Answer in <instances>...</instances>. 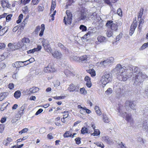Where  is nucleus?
<instances>
[{
	"mask_svg": "<svg viewBox=\"0 0 148 148\" xmlns=\"http://www.w3.org/2000/svg\"><path fill=\"white\" fill-rule=\"evenodd\" d=\"M124 111V106L122 105H120L118 109L119 115L125 118V119L127 121L131 123H133V119L131 116V115L127 114Z\"/></svg>",
	"mask_w": 148,
	"mask_h": 148,
	"instance_id": "obj_1",
	"label": "nucleus"
},
{
	"mask_svg": "<svg viewBox=\"0 0 148 148\" xmlns=\"http://www.w3.org/2000/svg\"><path fill=\"white\" fill-rule=\"evenodd\" d=\"M112 80V75L110 74H106L102 76L100 80L101 84H103L102 86H105L108 83Z\"/></svg>",
	"mask_w": 148,
	"mask_h": 148,
	"instance_id": "obj_2",
	"label": "nucleus"
},
{
	"mask_svg": "<svg viewBox=\"0 0 148 148\" xmlns=\"http://www.w3.org/2000/svg\"><path fill=\"white\" fill-rule=\"evenodd\" d=\"M133 73H128L127 71H124L119 75L117 78L120 81H126L128 78L131 77Z\"/></svg>",
	"mask_w": 148,
	"mask_h": 148,
	"instance_id": "obj_3",
	"label": "nucleus"
},
{
	"mask_svg": "<svg viewBox=\"0 0 148 148\" xmlns=\"http://www.w3.org/2000/svg\"><path fill=\"white\" fill-rule=\"evenodd\" d=\"M125 69L120 64H117L112 71L113 73H115L117 75H119Z\"/></svg>",
	"mask_w": 148,
	"mask_h": 148,
	"instance_id": "obj_4",
	"label": "nucleus"
},
{
	"mask_svg": "<svg viewBox=\"0 0 148 148\" xmlns=\"http://www.w3.org/2000/svg\"><path fill=\"white\" fill-rule=\"evenodd\" d=\"M66 15L64 17V22L66 25H70L72 21V14L69 10L66 11Z\"/></svg>",
	"mask_w": 148,
	"mask_h": 148,
	"instance_id": "obj_5",
	"label": "nucleus"
},
{
	"mask_svg": "<svg viewBox=\"0 0 148 148\" xmlns=\"http://www.w3.org/2000/svg\"><path fill=\"white\" fill-rule=\"evenodd\" d=\"M139 76H138L137 78L138 80L136 81L137 82L136 83V78L137 77L134 79V85L136 86H140L143 82V79L147 77V75L141 72V74L140 75H139Z\"/></svg>",
	"mask_w": 148,
	"mask_h": 148,
	"instance_id": "obj_6",
	"label": "nucleus"
},
{
	"mask_svg": "<svg viewBox=\"0 0 148 148\" xmlns=\"http://www.w3.org/2000/svg\"><path fill=\"white\" fill-rule=\"evenodd\" d=\"M125 108L127 111H129V107L133 110H135V104L134 101L130 100H127L125 103Z\"/></svg>",
	"mask_w": 148,
	"mask_h": 148,
	"instance_id": "obj_7",
	"label": "nucleus"
},
{
	"mask_svg": "<svg viewBox=\"0 0 148 148\" xmlns=\"http://www.w3.org/2000/svg\"><path fill=\"white\" fill-rule=\"evenodd\" d=\"M114 61V58L112 57H111L106 60L101 62L100 64L104 67H106L113 63Z\"/></svg>",
	"mask_w": 148,
	"mask_h": 148,
	"instance_id": "obj_8",
	"label": "nucleus"
},
{
	"mask_svg": "<svg viewBox=\"0 0 148 148\" xmlns=\"http://www.w3.org/2000/svg\"><path fill=\"white\" fill-rule=\"evenodd\" d=\"M134 74L133 76V79L132 81H134V80L136 77H137L136 78V83L137 82V80H138L137 78L138 76H139V75H140L141 74V72L140 71V70L139 69L136 67H134Z\"/></svg>",
	"mask_w": 148,
	"mask_h": 148,
	"instance_id": "obj_9",
	"label": "nucleus"
},
{
	"mask_svg": "<svg viewBox=\"0 0 148 148\" xmlns=\"http://www.w3.org/2000/svg\"><path fill=\"white\" fill-rule=\"evenodd\" d=\"M137 24L136 20L134 21L133 23L131 24L129 32V34L130 36H132L134 33L135 29L137 27Z\"/></svg>",
	"mask_w": 148,
	"mask_h": 148,
	"instance_id": "obj_10",
	"label": "nucleus"
},
{
	"mask_svg": "<svg viewBox=\"0 0 148 148\" xmlns=\"http://www.w3.org/2000/svg\"><path fill=\"white\" fill-rule=\"evenodd\" d=\"M98 41H96L95 43L97 45H98L100 43L106 42L107 41V38L103 36L99 35L97 37Z\"/></svg>",
	"mask_w": 148,
	"mask_h": 148,
	"instance_id": "obj_11",
	"label": "nucleus"
},
{
	"mask_svg": "<svg viewBox=\"0 0 148 148\" xmlns=\"http://www.w3.org/2000/svg\"><path fill=\"white\" fill-rule=\"evenodd\" d=\"M113 21H108L106 24L107 26L110 25L111 29L112 30L116 31L118 27L116 24L114 23H112Z\"/></svg>",
	"mask_w": 148,
	"mask_h": 148,
	"instance_id": "obj_12",
	"label": "nucleus"
},
{
	"mask_svg": "<svg viewBox=\"0 0 148 148\" xmlns=\"http://www.w3.org/2000/svg\"><path fill=\"white\" fill-rule=\"evenodd\" d=\"M101 140H102L108 144L111 145L114 143L113 140L108 136L102 137Z\"/></svg>",
	"mask_w": 148,
	"mask_h": 148,
	"instance_id": "obj_13",
	"label": "nucleus"
},
{
	"mask_svg": "<svg viewBox=\"0 0 148 148\" xmlns=\"http://www.w3.org/2000/svg\"><path fill=\"white\" fill-rule=\"evenodd\" d=\"M79 89V86L73 84H71L69 85L68 90L70 92H73V91H78Z\"/></svg>",
	"mask_w": 148,
	"mask_h": 148,
	"instance_id": "obj_14",
	"label": "nucleus"
},
{
	"mask_svg": "<svg viewBox=\"0 0 148 148\" xmlns=\"http://www.w3.org/2000/svg\"><path fill=\"white\" fill-rule=\"evenodd\" d=\"M51 53L53 56L57 59L60 58L62 56V54L61 52L58 51H52Z\"/></svg>",
	"mask_w": 148,
	"mask_h": 148,
	"instance_id": "obj_15",
	"label": "nucleus"
},
{
	"mask_svg": "<svg viewBox=\"0 0 148 148\" xmlns=\"http://www.w3.org/2000/svg\"><path fill=\"white\" fill-rule=\"evenodd\" d=\"M55 69L53 67H52L51 65L49 64L47 67H45L43 71L45 72L49 73L50 72H53Z\"/></svg>",
	"mask_w": 148,
	"mask_h": 148,
	"instance_id": "obj_16",
	"label": "nucleus"
},
{
	"mask_svg": "<svg viewBox=\"0 0 148 148\" xmlns=\"http://www.w3.org/2000/svg\"><path fill=\"white\" fill-rule=\"evenodd\" d=\"M87 18V14L85 12H81L80 16L78 18V20L80 21L81 20H85Z\"/></svg>",
	"mask_w": 148,
	"mask_h": 148,
	"instance_id": "obj_17",
	"label": "nucleus"
},
{
	"mask_svg": "<svg viewBox=\"0 0 148 148\" xmlns=\"http://www.w3.org/2000/svg\"><path fill=\"white\" fill-rule=\"evenodd\" d=\"M88 29V32L87 33L85 34L83 37L84 39L86 40L88 39V38L90 37V36L92 35L93 33V30L92 29H90V28Z\"/></svg>",
	"mask_w": 148,
	"mask_h": 148,
	"instance_id": "obj_18",
	"label": "nucleus"
},
{
	"mask_svg": "<svg viewBox=\"0 0 148 148\" xmlns=\"http://www.w3.org/2000/svg\"><path fill=\"white\" fill-rule=\"evenodd\" d=\"M42 48L41 46L38 45L37 47L34 48L32 49H31L27 51L28 53H33L35 51L40 50Z\"/></svg>",
	"mask_w": 148,
	"mask_h": 148,
	"instance_id": "obj_19",
	"label": "nucleus"
},
{
	"mask_svg": "<svg viewBox=\"0 0 148 148\" xmlns=\"http://www.w3.org/2000/svg\"><path fill=\"white\" fill-rule=\"evenodd\" d=\"M25 62L24 61L23 62H16L12 64V66L16 68H20L22 66L23 63Z\"/></svg>",
	"mask_w": 148,
	"mask_h": 148,
	"instance_id": "obj_20",
	"label": "nucleus"
},
{
	"mask_svg": "<svg viewBox=\"0 0 148 148\" xmlns=\"http://www.w3.org/2000/svg\"><path fill=\"white\" fill-rule=\"evenodd\" d=\"M97 17L96 14V13H90L88 16V17L89 20H95V19Z\"/></svg>",
	"mask_w": 148,
	"mask_h": 148,
	"instance_id": "obj_21",
	"label": "nucleus"
},
{
	"mask_svg": "<svg viewBox=\"0 0 148 148\" xmlns=\"http://www.w3.org/2000/svg\"><path fill=\"white\" fill-rule=\"evenodd\" d=\"M88 57L86 55H84L79 57V62L81 61L82 62H86L87 61Z\"/></svg>",
	"mask_w": 148,
	"mask_h": 148,
	"instance_id": "obj_22",
	"label": "nucleus"
},
{
	"mask_svg": "<svg viewBox=\"0 0 148 148\" xmlns=\"http://www.w3.org/2000/svg\"><path fill=\"white\" fill-rule=\"evenodd\" d=\"M1 5L3 8L5 7L8 8L9 7V4L8 1H6L5 0H3L1 1Z\"/></svg>",
	"mask_w": 148,
	"mask_h": 148,
	"instance_id": "obj_23",
	"label": "nucleus"
},
{
	"mask_svg": "<svg viewBox=\"0 0 148 148\" xmlns=\"http://www.w3.org/2000/svg\"><path fill=\"white\" fill-rule=\"evenodd\" d=\"M70 59L71 61H79V57L76 56H71L70 57Z\"/></svg>",
	"mask_w": 148,
	"mask_h": 148,
	"instance_id": "obj_24",
	"label": "nucleus"
},
{
	"mask_svg": "<svg viewBox=\"0 0 148 148\" xmlns=\"http://www.w3.org/2000/svg\"><path fill=\"white\" fill-rule=\"evenodd\" d=\"M39 88L36 87H34L32 88H30V90L31 92V93H34L38 91L39 90Z\"/></svg>",
	"mask_w": 148,
	"mask_h": 148,
	"instance_id": "obj_25",
	"label": "nucleus"
},
{
	"mask_svg": "<svg viewBox=\"0 0 148 148\" xmlns=\"http://www.w3.org/2000/svg\"><path fill=\"white\" fill-rule=\"evenodd\" d=\"M43 47L45 51H47L48 53L51 52L52 50L50 47L49 45H48L46 46H44Z\"/></svg>",
	"mask_w": 148,
	"mask_h": 148,
	"instance_id": "obj_26",
	"label": "nucleus"
},
{
	"mask_svg": "<svg viewBox=\"0 0 148 148\" xmlns=\"http://www.w3.org/2000/svg\"><path fill=\"white\" fill-rule=\"evenodd\" d=\"M8 47L10 48V51H13L16 49L15 46L11 43H9L8 45Z\"/></svg>",
	"mask_w": 148,
	"mask_h": 148,
	"instance_id": "obj_27",
	"label": "nucleus"
},
{
	"mask_svg": "<svg viewBox=\"0 0 148 148\" xmlns=\"http://www.w3.org/2000/svg\"><path fill=\"white\" fill-rule=\"evenodd\" d=\"M56 0H52L51 2V11H53L54 8L56 7Z\"/></svg>",
	"mask_w": 148,
	"mask_h": 148,
	"instance_id": "obj_28",
	"label": "nucleus"
},
{
	"mask_svg": "<svg viewBox=\"0 0 148 148\" xmlns=\"http://www.w3.org/2000/svg\"><path fill=\"white\" fill-rule=\"evenodd\" d=\"M41 31L40 32L39 34V36H42L43 35V34L44 31L45 29V25L44 24H42L41 25Z\"/></svg>",
	"mask_w": 148,
	"mask_h": 148,
	"instance_id": "obj_29",
	"label": "nucleus"
},
{
	"mask_svg": "<svg viewBox=\"0 0 148 148\" xmlns=\"http://www.w3.org/2000/svg\"><path fill=\"white\" fill-rule=\"evenodd\" d=\"M12 139L11 138H8L6 140L4 141L3 142V144L7 146L8 144H9L10 142H12Z\"/></svg>",
	"mask_w": 148,
	"mask_h": 148,
	"instance_id": "obj_30",
	"label": "nucleus"
},
{
	"mask_svg": "<svg viewBox=\"0 0 148 148\" xmlns=\"http://www.w3.org/2000/svg\"><path fill=\"white\" fill-rule=\"evenodd\" d=\"M21 41L23 43H25L29 45L30 44V40L27 38L24 37L23 38Z\"/></svg>",
	"mask_w": 148,
	"mask_h": 148,
	"instance_id": "obj_31",
	"label": "nucleus"
},
{
	"mask_svg": "<svg viewBox=\"0 0 148 148\" xmlns=\"http://www.w3.org/2000/svg\"><path fill=\"white\" fill-rule=\"evenodd\" d=\"M143 128L145 129H148V123L147 120H145L143 122Z\"/></svg>",
	"mask_w": 148,
	"mask_h": 148,
	"instance_id": "obj_32",
	"label": "nucleus"
},
{
	"mask_svg": "<svg viewBox=\"0 0 148 148\" xmlns=\"http://www.w3.org/2000/svg\"><path fill=\"white\" fill-rule=\"evenodd\" d=\"M21 95V92L19 90H17L15 92L14 94L15 97L16 99L19 98Z\"/></svg>",
	"mask_w": 148,
	"mask_h": 148,
	"instance_id": "obj_33",
	"label": "nucleus"
},
{
	"mask_svg": "<svg viewBox=\"0 0 148 148\" xmlns=\"http://www.w3.org/2000/svg\"><path fill=\"white\" fill-rule=\"evenodd\" d=\"M88 72L90 74L92 77L95 76V72L93 69H89L88 70Z\"/></svg>",
	"mask_w": 148,
	"mask_h": 148,
	"instance_id": "obj_34",
	"label": "nucleus"
},
{
	"mask_svg": "<svg viewBox=\"0 0 148 148\" xmlns=\"http://www.w3.org/2000/svg\"><path fill=\"white\" fill-rule=\"evenodd\" d=\"M71 133L70 131L66 132L64 134V136L65 138H67L69 137H71Z\"/></svg>",
	"mask_w": 148,
	"mask_h": 148,
	"instance_id": "obj_35",
	"label": "nucleus"
},
{
	"mask_svg": "<svg viewBox=\"0 0 148 148\" xmlns=\"http://www.w3.org/2000/svg\"><path fill=\"white\" fill-rule=\"evenodd\" d=\"M103 121L105 123H108L109 122V120L107 115L106 114H103Z\"/></svg>",
	"mask_w": 148,
	"mask_h": 148,
	"instance_id": "obj_36",
	"label": "nucleus"
},
{
	"mask_svg": "<svg viewBox=\"0 0 148 148\" xmlns=\"http://www.w3.org/2000/svg\"><path fill=\"white\" fill-rule=\"evenodd\" d=\"M8 104L9 103L8 102H5L3 103L1 107V110L2 111H3L5 109L6 107L8 106Z\"/></svg>",
	"mask_w": 148,
	"mask_h": 148,
	"instance_id": "obj_37",
	"label": "nucleus"
},
{
	"mask_svg": "<svg viewBox=\"0 0 148 148\" xmlns=\"http://www.w3.org/2000/svg\"><path fill=\"white\" fill-rule=\"evenodd\" d=\"M95 112L97 114L99 115H100L101 114V113L100 111V110L99 109V107L98 106H96L95 107Z\"/></svg>",
	"mask_w": 148,
	"mask_h": 148,
	"instance_id": "obj_38",
	"label": "nucleus"
},
{
	"mask_svg": "<svg viewBox=\"0 0 148 148\" xmlns=\"http://www.w3.org/2000/svg\"><path fill=\"white\" fill-rule=\"evenodd\" d=\"M7 93L4 92L0 94V101H2L5 98L7 95Z\"/></svg>",
	"mask_w": 148,
	"mask_h": 148,
	"instance_id": "obj_39",
	"label": "nucleus"
},
{
	"mask_svg": "<svg viewBox=\"0 0 148 148\" xmlns=\"http://www.w3.org/2000/svg\"><path fill=\"white\" fill-rule=\"evenodd\" d=\"M126 71L128 72L129 71L131 72H132L133 71V66L132 65L129 66H128L125 67Z\"/></svg>",
	"mask_w": 148,
	"mask_h": 148,
	"instance_id": "obj_40",
	"label": "nucleus"
},
{
	"mask_svg": "<svg viewBox=\"0 0 148 148\" xmlns=\"http://www.w3.org/2000/svg\"><path fill=\"white\" fill-rule=\"evenodd\" d=\"M42 46L44 47V46L47 45H49L48 41L47 39H43L42 42Z\"/></svg>",
	"mask_w": 148,
	"mask_h": 148,
	"instance_id": "obj_41",
	"label": "nucleus"
},
{
	"mask_svg": "<svg viewBox=\"0 0 148 148\" xmlns=\"http://www.w3.org/2000/svg\"><path fill=\"white\" fill-rule=\"evenodd\" d=\"M23 43L22 41L18 42L17 44V46H16V49L21 48L23 46L24 44Z\"/></svg>",
	"mask_w": 148,
	"mask_h": 148,
	"instance_id": "obj_42",
	"label": "nucleus"
},
{
	"mask_svg": "<svg viewBox=\"0 0 148 148\" xmlns=\"http://www.w3.org/2000/svg\"><path fill=\"white\" fill-rule=\"evenodd\" d=\"M79 29L82 32H85L87 30V27L84 25H81L79 27Z\"/></svg>",
	"mask_w": 148,
	"mask_h": 148,
	"instance_id": "obj_43",
	"label": "nucleus"
},
{
	"mask_svg": "<svg viewBox=\"0 0 148 148\" xmlns=\"http://www.w3.org/2000/svg\"><path fill=\"white\" fill-rule=\"evenodd\" d=\"M143 9L142 8L140 9V12L138 16V20H139V19H141V18L143 14Z\"/></svg>",
	"mask_w": 148,
	"mask_h": 148,
	"instance_id": "obj_44",
	"label": "nucleus"
},
{
	"mask_svg": "<svg viewBox=\"0 0 148 148\" xmlns=\"http://www.w3.org/2000/svg\"><path fill=\"white\" fill-rule=\"evenodd\" d=\"M64 73L65 75L67 77L70 76V75L72 74V72H71L67 69L65 70L64 71Z\"/></svg>",
	"mask_w": 148,
	"mask_h": 148,
	"instance_id": "obj_45",
	"label": "nucleus"
},
{
	"mask_svg": "<svg viewBox=\"0 0 148 148\" xmlns=\"http://www.w3.org/2000/svg\"><path fill=\"white\" fill-rule=\"evenodd\" d=\"M58 45L60 48L63 49L64 50H65L66 51H67V52H68V49L66 47H65L61 43H58Z\"/></svg>",
	"mask_w": 148,
	"mask_h": 148,
	"instance_id": "obj_46",
	"label": "nucleus"
},
{
	"mask_svg": "<svg viewBox=\"0 0 148 148\" xmlns=\"http://www.w3.org/2000/svg\"><path fill=\"white\" fill-rule=\"evenodd\" d=\"M148 47V42L144 43L140 48V50H143Z\"/></svg>",
	"mask_w": 148,
	"mask_h": 148,
	"instance_id": "obj_47",
	"label": "nucleus"
},
{
	"mask_svg": "<svg viewBox=\"0 0 148 148\" xmlns=\"http://www.w3.org/2000/svg\"><path fill=\"white\" fill-rule=\"evenodd\" d=\"M80 92L81 94L85 95L87 93V91L84 88H81L80 89Z\"/></svg>",
	"mask_w": 148,
	"mask_h": 148,
	"instance_id": "obj_48",
	"label": "nucleus"
},
{
	"mask_svg": "<svg viewBox=\"0 0 148 148\" xmlns=\"http://www.w3.org/2000/svg\"><path fill=\"white\" fill-rule=\"evenodd\" d=\"M23 15L22 14H20L18 16V19L16 21L17 23H19L21 22V20L23 18Z\"/></svg>",
	"mask_w": 148,
	"mask_h": 148,
	"instance_id": "obj_49",
	"label": "nucleus"
},
{
	"mask_svg": "<svg viewBox=\"0 0 148 148\" xmlns=\"http://www.w3.org/2000/svg\"><path fill=\"white\" fill-rule=\"evenodd\" d=\"M94 132L92 133V135L93 134L94 136H98L100 134V132L99 130H94Z\"/></svg>",
	"mask_w": 148,
	"mask_h": 148,
	"instance_id": "obj_50",
	"label": "nucleus"
},
{
	"mask_svg": "<svg viewBox=\"0 0 148 148\" xmlns=\"http://www.w3.org/2000/svg\"><path fill=\"white\" fill-rule=\"evenodd\" d=\"M65 97V96H55L53 97V98L56 99H64Z\"/></svg>",
	"mask_w": 148,
	"mask_h": 148,
	"instance_id": "obj_51",
	"label": "nucleus"
},
{
	"mask_svg": "<svg viewBox=\"0 0 148 148\" xmlns=\"http://www.w3.org/2000/svg\"><path fill=\"white\" fill-rule=\"evenodd\" d=\"M5 45L3 43H0V49H3L5 47Z\"/></svg>",
	"mask_w": 148,
	"mask_h": 148,
	"instance_id": "obj_52",
	"label": "nucleus"
},
{
	"mask_svg": "<svg viewBox=\"0 0 148 148\" xmlns=\"http://www.w3.org/2000/svg\"><path fill=\"white\" fill-rule=\"evenodd\" d=\"M6 66L5 64L3 63H0V69H4Z\"/></svg>",
	"mask_w": 148,
	"mask_h": 148,
	"instance_id": "obj_53",
	"label": "nucleus"
},
{
	"mask_svg": "<svg viewBox=\"0 0 148 148\" xmlns=\"http://www.w3.org/2000/svg\"><path fill=\"white\" fill-rule=\"evenodd\" d=\"M112 32L111 31H107L106 33L107 36L108 37H110L112 35Z\"/></svg>",
	"mask_w": 148,
	"mask_h": 148,
	"instance_id": "obj_54",
	"label": "nucleus"
},
{
	"mask_svg": "<svg viewBox=\"0 0 148 148\" xmlns=\"http://www.w3.org/2000/svg\"><path fill=\"white\" fill-rule=\"evenodd\" d=\"M122 33H120L116 37V41H118L122 38Z\"/></svg>",
	"mask_w": 148,
	"mask_h": 148,
	"instance_id": "obj_55",
	"label": "nucleus"
},
{
	"mask_svg": "<svg viewBox=\"0 0 148 148\" xmlns=\"http://www.w3.org/2000/svg\"><path fill=\"white\" fill-rule=\"evenodd\" d=\"M35 61V60L34 58H31L29 60H26L24 62H29V63H32L33 62H34Z\"/></svg>",
	"mask_w": 148,
	"mask_h": 148,
	"instance_id": "obj_56",
	"label": "nucleus"
},
{
	"mask_svg": "<svg viewBox=\"0 0 148 148\" xmlns=\"http://www.w3.org/2000/svg\"><path fill=\"white\" fill-rule=\"evenodd\" d=\"M96 144L97 146L100 147L102 148H103L104 147V145L102 143H97Z\"/></svg>",
	"mask_w": 148,
	"mask_h": 148,
	"instance_id": "obj_57",
	"label": "nucleus"
},
{
	"mask_svg": "<svg viewBox=\"0 0 148 148\" xmlns=\"http://www.w3.org/2000/svg\"><path fill=\"white\" fill-rule=\"evenodd\" d=\"M81 138L78 137L76 138L75 139V140L76 141V143L77 144H79L81 143Z\"/></svg>",
	"mask_w": 148,
	"mask_h": 148,
	"instance_id": "obj_58",
	"label": "nucleus"
},
{
	"mask_svg": "<svg viewBox=\"0 0 148 148\" xmlns=\"http://www.w3.org/2000/svg\"><path fill=\"white\" fill-rule=\"evenodd\" d=\"M40 0H32V3L34 5L38 4Z\"/></svg>",
	"mask_w": 148,
	"mask_h": 148,
	"instance_id": "obj_59",
	"label": "nucleus"
},
{
	"mask_svg": "<svg viewBox=\"0 0 148 148\" xmlns=\"http://www.w3.org/2000/svg\"><path fill=\"white\" fill-rule=\"evenodd\" d=\"M117 13L118 15L120 16H122V10L121 9L119 8L117 11Z\"/></svg>",
	"mask_w": 148,
	"mask_h": 148,
	"instance_id": "obj_60",
	"label": "nucleus"
},
{
	"mask_svg": "<svg viewBox=\"0 0 148 148\" xmlns=\"http://www.w3.org/2000/svg\"><path fill=\"white\" fill-rule=\"evenodd\" d=\"M12 16V14H9L6 17V21H9L11 19V18Z\"/></svg>",
	"mask_w": 148,
	"mask_h": 148,
	"instance_id": "obj_61",
	"label": "nucleus"
},
{
	"mask_svg": "<svg viewBox=\"0 0 148 148\" xmlns=\"http://www.w3.org/2000/svg\"><path fill=\"white\" fill-rule=\"evenodd\" d=\"M38 11L39 12L42 11L44 9V7L41 6H38Z\"/></svg>",
	"mask_w": 148,
	"mask_h": 148,
	"instance_id": "obj_62",
	"label": "nucleus"
},
{
	"mask_svg": "<svg viewBox=\"0 0 148 148\" xmlns=\"http://www.w3.org/2000/svg\"><path fill=\"white\" fill-rule=\"evenodd\" d=\"M112 92V90L111 88H108L107 90L106 91V92L108 94H110Z\"/></svg>",
	"mask_w": 148,
	"mask_h": 148,
	"instance_id": "obj_63",
	"label": "nucleus"
},
{
	"mask_svg": "<svg viewBox=\"0 0 148 148\" xmlns=\"http://www.w3.org/2000/svg\"><path fill=\"white\" fill-rule=\"evenodd\" d=\"M43 111V110L42 109H39L35 113L36 115H38L41 113Z\"/></svg>",
	"mask_w": 148,
	"mask_h": 148,
	"instance_id": "obj_64",
	"label": "nucleus"
}]
</instances>
